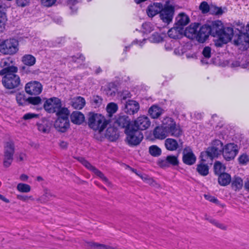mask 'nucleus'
<instances>
[{
    "label": "nucleus",
    "instance_id": "nucleus-1",
    "mask_svg": "<svg viewBox=\"0 0 249 249\" xmlns=\"http://www.w3.org/2000/svg\"><path fill=\"white\" fill-rule=\"evenodd\" d=\"M18 69L16 66H9L0 71V75H3L2 83L7 89H13L18 88L21 85L19 76L16 74Z\"/></svg>",
    "mask_w": 249,
    "mask_h": 249
},
{
    "label": "nucleus",
    "instance_id": "nucleus-2",
    "mask_svg": "<svg viewBox=\"0 0 249 249\" xmlns=\"http://www.w3.org/2000/svg\"><path fill=\"white\" fill-rule=\"evenodd\" d=\"M108 124V121L101 114L89 113L88 125L93 130L101 132L105 129Z\"/></svg>",
    "mask_w": 249,
    "mask_h": 249
},
{
    "label": "nucleus",
    "instance_id": "nucleus-3",
    "mask_svg": "<svg viewBox=\"0 0 249 249\" xmlns=\"http://www.w3.org/2000/svg\"><path fill=\"white\" fill-rule=\"evenodd\" d=\"M70 111L66 107H63L58 112L57 119L54 124L55 129L61 132H65L70 126L69 116Z\"/></svg>",
    "mask_w": 249,
    "mask_h": 249
},
{
    "label": "nucleus",
    "instance_id": "nucleus-4",
    "mask_svg": "<svg viewBox=\"0 0 249 249\" xmlns=\"http://www.w3.org/2000/svg\"><path fill=\"white\" fill-rule=\"evenodd\" d=\"M126 140L129 145H137L143 139V134L140 131L134 128L133 126H129L125 129Z\"/></svg>",
    "mask_w": 249,
    "mask_h": 249
},
{
    "label": "nucleus",
    "instance_id": "nucleus-5",
    "mask_svg": "<svg viewBox=\"0 0 249 249\" xmlns=\"http://www.w3.org/2000/svg\"><path fill=\"white\" fill-rule=\"evenodd\" d=\"M18 42L14 38L6 39L0 44V52L5 54L12 55L18 50Z\"/></svg>",
    "mask_w": 249,
    "mask_h": 249
},
{
    "label": "nucleus",
    "instance_id": "nucleus-6",
    "mask_svg": "<svg viewBox=\"0 0 249 249\" xmlns=\"http://www.w3.org/2000/svg\"><path fill=\"white\" fill-rule=\"evenodd\" d=\"M168 136L178 138L183 134V130L179 124H176L171 118H164Z\"/></svg>",
    "mask_w": 249,
    "mask_h": 249
},
{
    "label": "nucleus",
    "instance_id": "nucleus-7",
    "mask_svg": "<svg viewBox=\"0 0 249 249\" xmlns=\"http://www.w3.org/2000/svg\"><path fill=\"white\" fill-rule=\"evenodd\" d=\"M43 107L48 113H56V115H57L58 112L63 108L60 99L56 97L47 99L44 103Z\"/></svg>",
    "mask_w": 249,
    "mask_h": 249
},
{
    "label": "nucleus",
    "instance_id": "nucleus-8",
    "mask_svg": "<svg viewBox=\"0 0 249 249\" xmlns=\"http://www.w3.org/2000/svg\"><path fill=\"white\" fill-rule=\"evenodd\" d=\"M178 155H170L162 159H159L158 165L162 168H167L170 166H178L179 165Z\"/></svg>",
    "mask_w": 249,
    "mask_h": 249
},
{
    "label": "nucleus",
    "instance_id": "nucleus-9",
    "mask_svg": "<svg viewBox=\"0 0 249 249\" xmlns=\"http://www.w3.org/2000/svg\"><path fill=\"white\" fill-rule=\"evenodd\" d=\"M238 152V146L233 143L226 144L223 148L222 154L228 161L234 159Z\"/></svg>",
    "mask_w": 249,
    "mask_h": 249
},
{
    "label": "nucleus",
    "instance_id": "nucleus-10",
    "mask_svg": "<svg viewBox=\"0 0 249 249\" xmlns=\"http://www.w3.org/2000/svg\"><path fill=\"white\" fill-rule=\"evenodd\" d=\"M223 144L218 140H215L212 142L211 147L208 148L207 153L210 158H213L220 155L223 150Z\"/></svg>",
    "mask_w": 249,
    "mask_h": 249
},
{
    "label": "nucleus",
    "instance_id": "nucleus-11",
    "mask_svg": "<svg viewBox=\"0 0 249 249\" xmlns=\"http://www.w3.org/2000/svg\"><path fill=\"white\" fill-rule=\"evenodd\" d=\"M27 93L30 95H37L42 90V86L39 82L34 81L27 83L25 87Z\"/></svg>",
    "mask_w": 249,
    "mask_h": 249
},
{
    "label": "nucleus",
    "instance_id": "nucleus-12",
    "mask_svg": "<svg viewBox=\"0 0 249 249\" xmlns=\"http://www.w3.org/2000/svg\"><path fill=\"white\" fill-rule=\"evenodd\" d=\"M210 35H211V29L209 25H204L200 27L199 24L196 37L197 41L200 43H203L208 38Z\"/></svg>",
    "mask_w": 249,
    "mask_h": 249
},
{
    "label": "nucleus",
    "instance_id": "nucleus-13",
    "mask_svg": "<svg viewBox=\"0 0 249 249\" xmlns=\"http://www.w3.org/2000/svg\"><path fill=\"white\" fill-rule=\"evenodd\" d=\"M149 119L145 116L139 117L132 124L134 128L137 130H145L150 125Z\"/></svg>",
    "mask_w": 249,
    "mask_h": 249
},
{
    "label": "nucleus",
    "instance_id": "nucleus-14",
    "mask_svg": "<svg viewBox=\"0 0 249 249\" xmlns=\"http://www.w3.org/2000/svg\"><path fill=\"white\" fill-rule=\"evenodd\" d=\"M174 12V8L172 6H167L161 9L160 18L163 22L169 24L172 20Z\"/></svg>",
    "mask_w": 249,
    "mask_h": 249
},
{
    "label": "nucleus",
    "instance_id": "nucleus-15",
    "mask_svg": "<svg viewBox=\"0 0 249 249\" xmlns=\"http://www.w3.org/2000/svg\"><path fill=\"white\" fill-rule=\"evenodd\" d=\"M80 162L88 169L92 171L94 174L99 177L102 180L105 182H108L107 178L105 176L102 172L97 169L95 167L92 166L85 159L81 158L79 160Z\"/></svg>",
    "mask_w": 249,
    "mask_h": 249
},
{
    "label": "nucleus",
    "instance_id": "nucleus-16",
    "mask_svg": "<svg viewBox=\"0 0 249 249\" xmlns=\"http://www.w3.org/2000/svg\"><path fill=\"white\" fill-rule=\"evenodd\" d=\"M182 154V160L185 164L191 165L195 163L196 157L190 147H188L185 148L183 149Z\"/></svg>",
    "mask_w": 249,
    "mask_h": 249
},
{
    "label": "nucleus",
    "instance_id": "nucleus-17",
    "mask_svg": "<svg viewBox=\"0 0 249 249\" xmlns=\"http://www.w3.org/2000/svg\"><path fill=\"white\" fill-rule=\"evenodd\" d=\"M233 35V30L231 27H224L221 33L219 34L220 41L223 44H226L231 40Z\"/></svg>",
    "mask_w": 249,
    "mask_h": 249
},
{
    "label": "nucleus",
    "instance_id": "nucleus-18",
    "mask_svg": "<svg viewBox=\"0 0 249 249\" xmlns=\"http://www.w3.org/2000/svg\"><path fill=\"white\" fill-rule=\"evenodd\" d=\"M166 126V125H165L164 119L162 121V125L161 126L156 127L154 130L153 134L156 138L164 139L168 136Z\"/></svg>",
    "mask_w": 249,
    "mask_h": 249
},
{
    "label": "nucleus",
    "instance_id": "nucleus-19",
    "mask_svg": "<svg viewBox=\"0 0 249 249\" xmlns=\"http://www.w3.org/2000/svg\"><path fill=\"white\" fill-rule=\"evenodd\" d=\"M234 43L237 46H243V48L249 47V36L246 33L240 32L237 38L234 39Z\"/></svg>",
    "mask_w": 249,
    "mask_h": 249
},
{
    "label": "nucleus",
    "instance_id": "nucleus-20",
    "mask_svg": "<svg viewBox=\"0 0 249 249\" xmlns=\"http://www.w3.org/2000/svg\"><path fill=\"white\" fill-rule=\"evenodd\" d=\"M198 28V23L192 24L184 31L183 33L185 36L188 38L196 39Z\"/></svg>",
    "mask_w": 249,
    "mask_h": 249
},
{
    "label": "nucleus",
    "instance_id": "nucleus-21",
    "mask_svg": "<svg viewBox=\"0 0 249 249\" xmlns=\"http://www.w3.org/2000/svg\"><path fill=\"white\" fill-rule=\"evenodd\" d=\"M182 141L179 140L178 142L176 140L172 138H168L165 140L164 145L166 148L169 151H175L179 147L180 145H182Z\"/></svg>",
    "mask_w": 249,
    "mask_h": 249
},
{
    "label": "nucleus",
    "instance_id": "nucleus-22",
    "mask_svg": "<svg viewBox=\"0 0 249 249\" xmlns=\"http://www.w3.org/2000/svg\"><path fill=\"white\" fill-rule=\"evenodd\" d=\"M115 124L122 128H127L129 126H133L130 124V119L126 115H120L116 119Z\"/></svg>",
    "mask_w": 249,
    "mask_h": 249
},
{
    "label": "nucleus",
    "instance_id": "nucleus-23",
    "mask_svg": "<svg viewBox=\"0 0 249 249\" xmlns=\"http://www.w3.org/2000/svg\"><path fill=\"white\" fill-rule=\"evenodd\" d=\"M139 109L138 103L134 100H129L126 102L125 107V111L129 114H134Z\"/></svg>",
    "mask_w": 249,
    "mask_h": 249
},
{
    "label": "nucleus",
    "instance_id": "nucleus-24",
    "mask_svg": "<svg viewBox=\"0 0 249 249\" xmlns=\"http://www.w3.org/2000/svg\"><path fill=\"white\" fill-rule=\"evenodd\" d=\"M224 27L221 21L217 20L212 22V25L210 26L211 29V35L213 36H217L221 33Z\"/></svg>",
    "mask_w": 249,
    "mask_h": 249
},
{
    "label": "nucleus",
    "instance_id": "nucleus-25",
    "mask_svg": "<svg viewBox=\"0 0 249 249\" xmlns=\"http://www.w3.org/2000/svg\"><path fill=\"white\" fill-rule=\"evenodd\" d=\"M70 104L73 108L80 110L85 107L86 101L83 97L77 96L71 99Z\"/></svg>",
    "mask_w": 249,
    "mask_h": 249
},
{
    "label": "nucleus",
    "instance_id": "nucleus-26",
    "mask_svg": "<svg viewBox=\"0 0 249 249\" xmlns=\"http://www.w3.org/2000/svg\"><path fill=\"white\" fill-rule=\"evenodd\" d=\"M183 32V28L176 26L168 31V35L170 38L178 39L182 37Z\"/></svg>",
    "mask_w": 249,
    "mask_h": 249
},
{
    "label": "nucleus",
    "instance_id": "nucleus-27",
    "mask_svg": "<svg viewBox=\"0 0 249 249\" xmlns=\"http://www.w3.org/2000/svg\"><path fill=\"white\" fill-rule=\"evenodd\" d=\"M162 8V4L160 3H154L148 6L147 9V13L149 17H153L159 13H160Z\"/></svg>",
    "mask_w": 249,
    "mask_h": 249
},
{
    "label": "nucleus",
    "instance_id": "nucleus-28",
    "mask_svg": "<svg viewBox=\"0 0 249 249\" xmlns=\"http://www.w3.org/2000/svg\"><path fill=\"white\" fill-rule=\"evenodd\" d=\"M70 118L71 122L77 124H81L85 119L84 114L81 112L77 111L72 112Z\"/></svg>",
    "mask_w": 249,
    "mask_h": 249
},
{
    "label": "nucleus",
    "instance_id": "nucleus-29",
    "mask_svg": "<svg viewBox=\"0 0 249 249\" xmlns=\"http://www.w3.org/2000/svg\"><path fill=\"white\" fill-rule=\"evenodd\" d=\"M231 182V187L235 191H240L243 186V179L239 177H234Z\"/></svg>",
    "mask_w": 249,
    "mask_h": 249
},
{
    "label": "nucleus",
    "instance_id": "nucleus-30",
    "mask_svg": "<svg viewBox=\"0 0 249 249\" xmlns=\"http://www.w3.org/2000/svg\"><path fill=\"white\" fill-rule=\"evenodd\" d=\"M176 25L178 27H181L186 25L189 22V17L184 14H179L176 18Z\"/></svg>",
    "mask_w": 249,
    "mask_h": 249
},
{
    "label": "nucleus",
    "instance_id": "nucleus-31",
    "mask_svg": "<svg viewBox=\"0 0 249 249\" xmlns=\"http://www.w3.org/2000/svg\"><path fill=\"white\" fill-rule=\"evenodd\" d=\"M231 176L226 173L220 174L218 177V183L221 186H226L228 185L231 181Z\"/></svg>",
    "mask_w": 249,
    "mask_h": 249
},
{
    "label": "nucleus",
    "instance_id": "nucleus-32",
    "mask_svg": "<svg viewBox=\"0 0 249 249\" xmlns=\"http://www.w3.org/2000/svg\"><path fill=\"white\" fill-rule=\"evenodd\" d=\"M196 170L200 175L206 176L209 174V168L207 164L201 162L197 164Z\"/></svg>",
    "mask_w": 249,
    "mask_h": 249
},
{
    "label": "nucleus",
    "instance_id": "nucleus-33",
    "mask_svg": "<svg viewBox=\"0 0 249 249\" xmlns=\"http://www.w3.org/2000/svg\"><path fill=\"white\" fill-rule=\"evenodd\" d=\"M163 110L157 106H152L148 110V113L152 118H158L162 113Z\"/></svg>",
    "mask_w": 249,
    "mask_h": 249
},
{
    "label": "nucleus",
    "instance_id": "nucleus-34",
    "mask_svg": "<svg viewBox=\"0 0 249 249\" xmlns=\"http://www.w3.org/2000/svg\"><path fill=\"white\" fill-rule=\"evenodd\" d=\"M22 61L26 65L33 66L36 61V58L31 54H25L22 57Z\"/></svg>",
    "mask_w": 249,
    "mask_h": 249
},
{
    "label": "nucleus",
    "instance_id": "nucleus-35",
    "mask_svg": "<svg viewBox=\"0 0 249 249\" xmlns=\"http://www.w3.org/2000/svg\"><path fill=\"white\" fill-rule=\"evenodd\" d=\"M118 109V105L113 102L108 104L106 107L107 113L109 117H111L113 114L116 113Z\"/></svg>",
    "mask_w": 249,
    "mask_h": 249
},
{
    "label": "nucleus",
    "instance_id": "nucleus-36",
    "mask_svg": "<svg viewBox=\"0 0 249 249\" xmlns=\"http://www.w3.org/2000/svg\"><path fill=\"white\" fill-rule=\"evenodd\" d=\"M88 244L89 247L93 249H115L112 247L93 242H88Z\"/></svg>",
    "mask_w": 249,
    "mask_h": 249
},
{
    "label": "nucleus",
    "instance_id": "nucleus-37",
    "mask_svg": "<svg viewBox=\"0 0 249 249\" xmlns=\"http://www.w3.org/2000/svg\"><path fill=\"white\" fill-rule=\"evenodd\" d=\"M14 151V143L12 142H6L5 145L4 155L13 156Z\"/></svg>",
    "mask_w": 249,
    "mask_h": 249
},
{
    "label": "nucleus",
    "instance_id": "nucleus-38",
    "mask_svg": "<svg viewBox=\"0 0 249 249\" xmlns=\"http://www.w3.org/2000/svg\"><path fill=\"white\" fill-rule=\"evenodd\" d=\"M214 170L215 174L220 175L224 173L225 167L220 161H216L214 164Z\"/></svg>",
    "mask_w": 249,
    "mask_h": 249
},
{
    "label": "nucleus",
    "instance_id": "nucleus-39",
    "mask_svg": "<svg viewBox=\"0 0 249 249\" xmlns=\"http://www.w3.org/2000/svg\"><path fill=\"white\" fill-rule=\"evenodd\" d=\"M17 189L21 193H28L31 190V186L29 185L22 183H18L17 186Z\"/></svg>",
    "mask_w": 249,
    "mask_h": 249
},
{
    "label": "nucleus",
    "instance_id": "nucleus-40",
    "mask_svg": "<svg viewBox=\"0 0 249 249\" xmlns=\"http://www.w3.org/2000/svg\"><path fill=\"white\" fill-rule=\"evenodd\" d=\"M149 153L154 157L159 156L161 153V149L157 145H152L149 148Z\"/></svg>",
    "mask_w": 249,
    "mask_h": 249
},
{
    "label": "nucleus",
    "instance_id": "nucleus-41",
    "mask_svg": "<svg viewBox=\"0 0 249 249\" xmlns=\"http://www.w3.org/2000/svg\"><path fill=\"white\" fill-rule=\"evenodd\" d=\"M117 89L114 83H109L107 86V94L110 97L114 96L115 95Z\"/></svg>",
    "mask_w": 249,
    "mask_h": 249
},
{
    "label": "nucleus",
    "instance_id": "nucleus-42",
    "mask_svg": "<svg viewBox=\"0 0 249 249\" xmlns=\"http://www.w3.org/2000/svg\"><path fill=\"white\" fill-rule=\"evenodd\" d=\"M37 126L38 130L41 132L48 133L50 131L49 126L46 123L37 124Z\"/></svg>",
    "mask_w": 249,
    "mask_h": 249
},
{
    "label": "nucleus",
    "instance_id": "nucleus-43",
    "mask_svg": "<svg viewBox=\"0 0 249 249\" xmlns=\"http://www.w3.org/2000/svg\"><path fill=\"white\" fill-rule=\"evenodd\" d=\"M106 135L112 141L118 137V135H116V132L114 131V128L113 127H109L107 129Z\"/></svg>",
    "mask_w": 249,
    "mask_h": 249
},
{
    "label": "nucleus",
    "instance_id": "nucleus-44",
    "mask_svg": "<svg viewBox=\"0 0 249 249\" xmlns=\"http://www.w3.org/2000/svg\"><path fill=\"white\" fill-rule=\"evenodd\" d=\"M149 39L151 42L159 43L162 41V37L159 34L155 33L149 37Z\"/></svg>",
    "mask_w": 249,
    "mask_h": 249
},
{
    "label": "nucleus",
    "instance_id": "nucleus-45",
    "mask_svg": "<svg viewBox=\"0 0 249 249\" xmlns=\"http://www.w3.org/2000/svg\"><path fill=\"white\" fill-rule=\"evenodd\" d=\"M13 156L4 155L3 165L4 167H8L11 164L13 158Z\"/></svg>",
    "mask_w": 249,
    "mask_h": 249
},
{
    "label": "nucleus",
    "instance_id": "nucleus-46",
    "mask_svg": "<svg viewBox=\"0 0 249 249\" xmlns=\"http://www.w3.org/2000/svg\"><path fill=\"white\" fill-rule=\"evenodd\" d=\"M27 101L30 104L34 105H37L41 104V99L40 97H31L27 99Z\"/></svg>",
    "mask_w": 249,
    "mask_h": 249
},
{
    "label": "nucleus",
    "instance_id": "nucleus-47",
    "mask_svg": "<svg viewBox=\"0 0 249 249\" xmlns=\"http://www.w3.org/2000/svg\"><path fill=\"white\" fill-rule=\"evenodd\" d=\"M57 0H41V4L46 7H50L55 5Z\"/></svg>",
    "mask_w": 249,
    "mask_h": 249
},
{
    "label": "nucleus",
    "instance_id": "nucleus-48",
    "mask_svg": "<svg viewBox=\"0 0 249 249\" xmlns=\"http://www.w3.org/2000/svg\"><path fill=\"white\" fill-rule=\"evenodd\" d=\"M102 103V99L98 96H96L93 97L92 100V105L94 107H99Z\"/></svg>",
    "mask_w": 249,
    "mask_h": 249
},
{
    "label": "nucleus",
    "instance_id": "nucleus-49",
    "mask_svg": "<svg viewBox=\"0 0 249 249\" xmlns=\"http://www.w3.org/2000/svg\"><path fill=\"white\" fill-rule=\"evenodd\" d=\"M51 196H52L50 193L45 192L38 198V200L41 203H45L50 199Z\"/></svg>",
    "mask_w": 249,
    "mask_h": 249
},
{
    "label": "nucleus",
    "instance_id": "nucleus-50",
    "mask_svg": "<svg viewBox=\"0 0 249 249\" xmlns=\"http://www.w3.org/2000/svg\"><path fill=\"white\" fill-rule=\"evenodd\" d=\"M199 9L203 14L207 13L210 10V7L207 2L203 1L199 6Z\"/></svg>",
    "mask_w": 249,
    "mask_h": 249
},
{
    "label": "nucleus",
    "instance_id": "nucleus-51",
    "mask_svg": "<svg viewBox=\"0 0 249 249\" xmlns=\"http://www.w3.org/2000/svg\"><path fill=\"white\" fill-rule=\"evenodd\" d=\"M17 198L22 201L24 202H27L29 200L33 201L34 200V198L32 196H28L26 195H17Z\"/></svg>",
    "mask_w": 249,
    "mask_h": 249
},
{
    "label": "nucleus",
    "instance_id": "nucleus-52",
    "mask_svg": "<svg viewBox=\"0 0 249 249\" xmlns=\"http://www.w3.org/2000/svg\"><path fill=\"white\" fill-rule=\"evenodd\" d=\"M207 220H208L210 223H211L213 225H215L217 227H218L222 230H226V227L225 226H224L223 224L218 222L217 221H216L215 219L210 218V219H207Z\"/></svg>",
    "mask_w": 249,
    "mask_h": 249
},
{
    "label": "nucleus",
    "instance_id": "nucleus-53",
    "mask_svg": "<svg viewBox=\"0 0 249 249\" xmlns=\"http://www.w3.org/2000/svg\"><path fill=\"white\" fill-rule=\"evenodd\" d=\"M16 100L19 105H23L26 102L24 98V95L21 93H18L17 95Z\"/></svg>",
    "mask_w": 249,
    "mask_h": 249
},
{
    "label": "nucleus",
    "instance_id": "nucleus-54",
    "mask_svg": "<svg viewBox=\"0 0 249 249\" xmlns=\"http://www.w3.org/2000/svg\"><path fill=\"white\" fill-rule=\"evenodd\" d=\"M202 54L205 58H209L211 56V49L209 47H205L202 51Z\"/></svg>",
    "mask_w": 249,
    "mask_h": 249
},
{
    "label": "nucleus",
    "instance_id": "nucleus-55",
    "mask_svg": "<svg viewBox=\"0 0 249 249\" xmlns=\"http://www.w3.org/2000/svg\"><path fill=\"white\" fill-rule=\"evenodd\" d=\"M77 0H67V5L72 10H74V11H76L77 9L75 7L73 8L72 6H74V5L77 3Z\"/></svg>",
    "mask_w": 249,
    "mask_h": 249
},
{
    "label": "nucleus",
    "instance_id": "nucleus-56",
    "mask_svg": "<svg viewBox=\"0 0 249 249\" xmlns=\"http://www.w3.org/2000/svg\"><path fill=\"white\" fill-rule=\"evenodd\" d=\"M29 0H17V3L18 6L25 7L29 3Z\"/></svg>",
    "mask_w": 249,
    "mask_h": 249
},
{
    "label": "nucleus",
    "instance_id": "nucleus-57",
    "mask_svg": "<svg viewBox=\"0 0 249 249\" xmlns=\"http://www.w3.org/2000/svg\"><path fill=\"white\" fill-rule=\"evenodd\" d=\"M249 161V158L246 155H242L239 158V161L240 163L245 164Z\"/></svg>",
    "mask_w": 249,
    "mask_h": 249
},
{
    "label": "nucleus",
    "instance_id": "nucleus-58",
    "mask_svg": "<svg viewBox=\"0 0 249 249\" xmlns=\"http://www.w3.org/2000/svg\"><path fill=\"white\" fill-rule=\"evenodd\" d=\"M38 117V115L35 114V113H29L25 114L23 117V119L24 120H29L31 119L32 118H36Z\"/></svg>",
    "mask_w": 249,
    "mask_h": 249
},
{
    "label": "nucleus",
    "instance_id": "nucleus-59",
    "mask_svg": "<svg viewBox=\"0 0 249 249\" xmlns=\"http://www.w3.org/2000/svg\"><path fill=\"white\" fill-rule=\"evenodd\" d=\"M204 197L207 200H208L211 202H213L215 203H217L218 202V200L216 198H215L214 196H210L209 195H205Z\"/></svg>",
    "mask_w": 249,
    "mask_h": 249
},
{
    "label": "nucleus",
    "instance_id": "nucleus-60",
    "mask_svg": "<svg viewBox=\"0 0 249 249\" xmlns=\"http://www.w3.org/2000/svg\"><path fill=\"white\" fill-rule=\"evenodd\" d=\"M138 176H139L142 180L146 181L147 183L151 184L153 182V180L151 178H150L147 175H144V176L141 175L140 176L139 174H137Z\"/></svg>",
    "mask_w": 249,
    "mask_h": 249
},
{
    "label": "nucleus",
    "instance_id": "nucleus-61",
    "mask_svg": "<svg viewBox=\"0 0 249 249\" xmlns=\"http://www.w3.org/2000/svg\"><path fill=\"white\" fill-rule=\"evenodd\" d=\"M121 100H125L130 97V93L128 91H124L121 95Z\"/></svg>",
    "mask_w": 249,
    "mask_h": 249
},
{
    "label": "nucleus",
    "instance_id": "nucleus-62",
    "mask_svg": "<svg viewBox=\"0 0 249 249\" xmlns=\"http://www.w3.org/2000/svg\"><path fill=\"white\" fill-rule=\"evenodd\" d=\"M78 55L79 56L78 57L74 56L72 57L73 61L76 62L77 60L78 59H81L82 61H84L85 60V57L82 54H79Z\"/></svg>",
    "mask_w": 249,
    "mask_h": 249
},
{
    "label": "nucleus",
    "instance_id": "nucleus-63",
    "mask_svg": "<svg viewBox=\"0 0 249 249\" xmlns=\"http://www.w3.org/2000/svg\"><path fill=\"white\" fill-rule=\"evenodd\" d=\"M213 13L215 15H221L223 13V11L221 8L215 7Z\"/></svg>",
    "mask_w": 249,
    "mask_h": 249
},
{
    "label": "nucleus",
    "instance_id": "nucleus-64",
    "mask_svg": "<svg viewBox=\"0 0 249 249\" xmlns=\"http://www.w3.org/2000/svg\"><path fill=\"white\" fill-rule=\"evenodd\" d=\"M59 146L63 149H65L68 146V143L65 141H61L59 143Z\"/></svg>",
    "mask_w": 249,
    "mask_h": 249
}]
</instances>
